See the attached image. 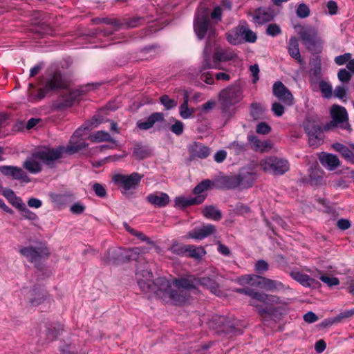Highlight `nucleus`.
I'll return each mask as SVG.
<instances>
[{
  "mask_svg": "<svg viewBox=\"0 0 354 354\" xmlns=\"http://www.w3.org/2000/svg\"><path fill=\"white\" fill-rule=\"evenodd\" d=\"M136 279L142 292H153L165 303L174 305L186 304L188 301V290L196 288L200 285L209 288L212 292L216 294L214 286L209 278L198 279L189 275L176 279L171 282L165 277H159L153 281L151 272L145 268L143 270H138Z\"/></svg>",
  "mask_w": 354,
  "mask_h": 354,
  "instance_id": "1",
  "label": "nucleus"
},
{
  "mask_svg": "<svg viewBox=\"0 0 354 354\" xmlns=\"http://www.w3.org/2000/svg\"><path fill=\"white\" fill-rule=\"evenodd\" d=\"M237 292L244 293L250 297V304L256 308L261 315L269 312L285 310L288 300L277 296L254 291L252 289H238Z\"/></svg>",
  "mask_w": 354,
  "mask_h": 354,
  "instance_id": "2",
  "label": "nucleus"
},
{
  "mask_svg": "<svg viewBox=\"0 0 354 354\" xmlns=\"http://www.w3.org/2000/svg\"><path fill=\"white\" fill-rule=\"evenodd\" d=\"M238 59L236 53L231 48H222L216 47L211 61L210 43H207L203 53L202 68L221 69V62L235 61Z\"/></svg>",
  "mask_w": 354,
  "mask_h": 354,
  "instance_id": "3",
  "label": "nucleus"
},
{
  "mask_svg": "<svg viewBox=\"0 0 354 354\" xmlns=\"http://www.w3.org/2000/svg\"><path fill=\"white\" fill-rule=\"evenodd\" d=\"M63 148L44 149L33 153L24 163V167L32 174L39 173L41 169V163L50 164L59 158L62 154Z\"/></svg>",
  "mask_w": 354,
  "mask_h": 354,
  "instance_id": "4",
  "label": "nucleus"
},
{
  "mask_svg": "<svg viewBox=\"0 0 354 354\" xmlns=\"http://www.w3.org/2000/svg\"><path fill=\"white\" fill-rule=\"evenodd\" d=\"M103 122V120L94 117L91 121L85 123L82 127L77 129L70 139L68 145L66 149L63 148V151L68 153H74L80 149L86 147L84 140L82 136L85 135V131L96 127L99 124Z\"/></svg>",
  "mask_w": 354,
  "mask_h": 354,
  "instance_id": "5",
  "label": "nucleus"
},
{
  "mask_svg": "<svg viewBox=\"0 0 354 354\" xmlns=\"http://www.w3.org/2000/svg\"><path fill=\"white\" fill-rule=\"evenodd\" d=\"M236 282L242 286H259L260 288L268 291L280 290L284 288L283 284L279 281L254 274L242 276L236 279Z\"/></svg>",
  "mask_w": 354,
  "mask_h": 354,
  "instance_id": "6",
  "label": "nucleus"
},
{
  "mask_svg": "<svg viewBox=\"0 0 354 354\" xmlns=\"http://www.w3.org/2000/svg\"><path fill=\"white\" fill-rule=\"evenodd\" d=\"M194 29L199 39H202L206 35L209 38L215 36L214 25L209 21L208 11L205 8L198 9L194 22Z\"/></svg>",
  "mask_w": 354,
  "mask_h": 354,
  "instance_id": "7",
  "label": "nucleus"
},
{
  "mask_svg": "<svg viewBox=\"0 0 354 354\" xmlns=\"http://www.w3.org/2000/svg\"><path fill=\"white\" fill-rule=\"evenodd\" d=\"M144 175L137 172L129 175L115 174L112 176V181L123 194H128L138 187Z\"/></svg>",
  "mask_w": 354,
  "mask_h": 354,
  "instance_id": "8",
  "label": "nucleus"
},
{
  "mask_svg": "<svg viewBox=\"0 0 354 354\" xmlns=\"http://www.w3.org/2000/svg\"><path fill=\"white\" fill-rule=\"evenodd\" d=\"M226 38L230 44L237 45L244 41L253 43L257 40V35L246 26H238L227 33Z\"/></svg>",
  "mask_w": 354,
  "mask_h": 354,
  "instance_id": "9",
  "label": "nucleus"
},
{
  "mask_svg": "<svg viewBox=\"0 0 354 354\" xmlns=\"http://www.w3.org/2000/svg\"><path fill=\"white\" fill-rule=\"evenodd\" d=\"M259 167L262 170L274 175L284 174L289 169V164L285 159L276 156H269L259 162Z\"/></svg>",
  "mask_w": 354,
  "mask_h": 354,
  "instance_id": "10",
  "label": "nucleus"
},
{
  "mask_svg": "<svg viewBox=\"0 0 354 354\" xmlns=\"http://www.w3.org/2000/svg\"><path fill=\"white\" fill-rule=\"evenodd\" d=\"M243 98L242 89L239 86H229L219 94V102L224 109L235 105Z\"/></svg>",
  "mask_w": 354,
  "mask_h": 354,
  "instance_id": "11",
  "label": "nucleus"
},
{
  "mask_svg": "<svg viewBox=\"0 0 354 354\" xmlns=\"http://www.w3.org/2000/svg\"><path fill=\"white\" fill-rule=\"evenodd\" d=\"M258 166H259V162H252L241 169L238 177L241 187L248 188L252 186L257 177Z\"/></svg>",
  "mask_w": 354,
  "mask_h": 354,
  "instance_id": "12",
  "label": "nucleus"
},
{
  "mask_svg": "<svg viewBox=\"0 0 354 354\" xmlns=\"http://www.w3.org/2000/svg\"><path fill=\"white\" fill-rule=\"evenodd\" d=\"M295 28L307 48H310L313 46L321 43V39L318 37L317 32L314 28L310 26H297Z\"/></svg>",
  "mask_w": 354,
  "mask_h": 354,
  "instance_id": "13",
  "label": "nucleus"
},
{
  "mask_svg": "<svg viewBox=\"0 0 354 354\" xmlns=\"http://www.w3.org/2000/svg\"><path fill=\"white\" fill-rule=\"evenodd\" d=\"M19 252L31 262H36L39 259L47 257L50 252L48 248L45 244H40L37 248L21 247Z\"/></svg>",
  "mask_w": 354,
  "mask_h": 354,
  "instance_id": "14",
  "label": "nucleus"
},
{
  "mask_svg": "<svg viewBox=\"0 0 354 354\" xmlns=\"http://www.w3.org/2000/svg\"><path fill=\"white\" fill-rule=\"evenodd\" d=\"M330 115L333 122L336 125L339 124L344 129L350 131V125L348 122V114L346 109L339 105H333L330 109Z\"/></svg>",
  "mask_w": 354,
  "mask_h": 354,
  "instance_id": "15",
  "label": "nucleus"
},
{
  "mask_svg": "<svg viewBox=\"0 0 354 354\" xmlns=\"http://www.w3.org/2000/svg\"><path fill=\"white\" fill-rule=\"evenodd\" d=\"M273 94L277 99L288 106L293 104V96L290 91L281 82H277L273 85Z\"/></svg>",
  "mask_w": 354,
  "mask_h": 354,
  "instance_id": "16",
  "label": "nucleus"
},
{
  "mask_svg": "<svg viewBox=\"0 0 354 354\" xmlns=\"http://www.w3.org/2000/svg\"><path fill=\"white\" fill-rule=\"evenodd\" d=\"M305 130L308 136V142L311 147L317 148L322 143L324 135L319 127L307 124L305 126Z\"/></svg>",
  "mask_w": 354,
  "mask_h": 354,
  "instance_id": "17",
  "label": "nucleus"
},
{
  "mask_svg": "<svg viewBox=\"0 0 354 354\" xmlns=\"http://www.w3.org/2000/svg\"><path fill=\"white\" fill-rule=\"evenodd\" d=\"M65 84L59 73L54 74L50 79L48 80L46 86L44 88L39 90L38 93L39 98H43L46 93L55 89L63 88Z\"/></svg>",
  "mask_w": 354,
  "mask_h": 354,
  "instance_id": "18",
  "label": "nucleus"
},
{
  "mask_svg": "<svg viewBox=\"0 0 354 354\" xmlns=\"http://www.w3.org/2000/svg\"><path fill=\"white\" fill-rule=\"evenodd\" d=\"M138 248H132L128 250H123L121 249L118 250H111L109 252V253L115 254L118 257L114 259H107L108 262L115 263L117 261H125L129 260H136L137 258V254L138 253Z\"/></svg>",
  "mask_w": 354,
  "mask_h": 354,
  "instance_id": "19",
  "label": "nucleus"
},
{
  "mask_svg": "<svg viewBox=\"0 0 354 354\" xmlns=\"http://www.w3.org/2000/svg\"><path fill=\"white\" fill-rule=\"evenodd\" d=\"M250 147L255 151L267 152L272 148V144L268 140H260L254 135L248 137Z\"/></svg>",
  "mask_w": 354,
  "mask_h": 354,
  "instance_id": "20",
  "label": "nucleus"
},
{
  "mask_svg": "<svg viewBox=\"0 0 354 354\" xmlns=\"http://www.w3.org/2000/svg\"><path fill=\"white\" fill-rule=\"evenodd\" d=\"M1 172L6 176L13 178L14 179L23 180L28 182V178L22 169L15 166H1L0 167Z\"/></svg>",
  "mask_w": 354,
  "mask_h": 354,
  "instance_id": "21",
  "label": "nucleus"
},
{
  "mask_svg": "<svg viewBox=\"0 0 354 354\" xmlns=\"http://www.w3.org/2000/svg\"><path fill=\"white\" fill-rule=\"evenodd\" d=\"M214 232L215 227L213 225L209 224L195 228L192 232L187 234V237L196 240H201L213 234Z\"/></svg>",
  "mask_w": 354,
  "mask_h": 354,
  "instance_id": "22",
  "label": "nucleus"
},
{
  "mask_svg": "<svg viewBox=\"0 0 354 354\" xmlns=\"http://www.w3.org/2000/svg\"><path fill=\"white\" fill-rule=\"evenodd\" d=\"M274 16V12L271 8H260L254 12L253 19L257 24H263L272 20Z\"/></svg>",
  "mask_w": 354,
  "mask_h": 354,
  "instance_id": "23",
  "label": "nucleus"
},
{
  "mask_svg": "<svg viewBox=\"0 0 354 354\" xmlns=\"http://www.w3.org/2000/svg\"><path fill=\"white\" fill-rule=\"evenodd\" d=\"M216 187L222 189H234L241 187L238 175L222 176L216 181Z\"/></svg>",
  "mask_w": 354,
  "mask_h": 354,
  "instance_id": "24",
  "label": "nucleus"
},
{
  "mask_svg": "<svg viewBox=\"0 0 354 354\" xmlns=\"http://www.w3.org/2000/svg\"><path fill=\"white\" fill-rule=\"evenodd\" d=\"M205 196L196 197L178 196L175 198V205L180 208H184L192 205L200 204L205 200Z\"/></svg>",
  "mask_w": 354,
  "mask_h": 354,
  "instance_id": "25",
  "label": "nucleus"
},
{
  "mask_svg": "<svg viewBox=\"0 0 354 354\" xmlns=\"http://www.w3.org/2000/svg\"><path fill=\"white\" fill-rule=\"evenodd\" d=\"M147 199L149 203L156 207H164L167 205L169 201V196L163 192L150 194L147 196Z\"/></svg>",
  "mask_w": 354,
  "mask_h": 354,
  "instance_id": "26",
  "label": "nucleus"
},
{
  "mask_svg": "<svg viewBox=\"0 0 354 354\" xmlns=\"http://www.w3.org/2000/svg\"><path fill=\"white\" fill-rule=\"evenodd\" d=\"M290 276L293 279L305 287L315 286L318 284V282L315 279L299 271L291 272Z\"/></svg>",
  "mask_w": 354,
  "mask_h": 354,
  "instance_id": "27",
  "label": "nucleus"
},
{
  "mask_svg": "<svg viewBox=\"0 0 354 354\" xmlns=\"http://www.w3.org/2000/svg\"><path fill=\"white\" fill-rule=\"evenodd\" d=\"M319 159L322 165L329 170H334L339 165V160L337 156L331 153H322Z\"/></svg>",
  "mask_w": 354,
  "mask_h": 354,
  "instance_id": "28",
  "label": "nucleus"
},
{
  "mask_svg": "<svg viewBox=\"0 0 354 354\" xmlns=\"http://www.w3.org/2000/svg\"><path fill=\"white\" fill-rule=\"evenodd\" d=\"M164 115L162 113H153L144 121H138L137 126L139 129L147 130L153 126L156 122L162 121Z\"/></svg>",
  "mask_w": 354,
  "mask_h": 354,
  "instance_id": "29",
  "label": "nucleus"
},
{
  "mask_svg": "<svg viewBox=\"0 0 354 354\" xmlns=\"http://www.w3.org/2000/svg\"><path fill=\"white\" fill-rule=\"evenodd\" d=\"M333 147L335 151L340 153L347 162L354 164V150L351 145L348 147L340 143H335L333 145Z\"/></svg>",
  "mask_w": 354,
  "mask_h": 354,
  "instance_id": "30",
  "label": "nucleus"
},
{
  "mask_svg": "<svg viewBox=\"0 0 354 354\" xmlns=\"http://www.w3.org/2000/svg\"><path fill=\"white\" fill-rule=\"evenodd\" d=\"M288 53L290 55L297 60L301 64H304V61L301 57L298 40L296 37H291L288 43Z\"/></svg>",
  "mask_w": 354,
  "mask_h": 354,
  "instance_id": "31",
  "label": "nucleus"
},
{
  "mask_svg": "<svg viewBox=\"0 0 354 354\" xmlns=\"http://www.w3.org/2000/svg\"><path fill=\"white\" fill-rule=\"evenodd\" d=\"M90 139L93 142H104V141H109L111 142L112 145L110 147L111 148H115L118 146V142L111 138L110 134L104 131H98L90 136Z\"/></svg>",
  "mask_w": 354,
  "mask_h": 354,
  "instance_id": "32",
  "label": "nucleus"
},
{
  "mask_svg": "<svg viewBox=\"0 0 354 354\" xmlns=\"http://www.w3.org/2000/svg\"><path fill=\"white\" fill-rule=\"evenodd\" d=\"M191 151L194 156L199 158H205L210 153V149L207 147L198 143L192 146Z\"/></svg>",
  "mask_w": 354,
  "mask_h": 354,
  "instance_id": "33",
  "label": "nucleus"
},
{
  "mask_svg": "<svg viewBox=\"0 0 354 354\" xmlns=\"http://www.w3.org/2000/svg\"><path fill=\"white\" fill-rule=\"evenodd\" d=\"M204 216L208 219L218 221L221 218V212L214 206H207L203 211Z\"/></svg>",
  "mask_w": 354,
  "mask_h": 354,
  "instance_id": "34",
  "label": "nucleus"
},
{
  "mask_svg": "<svg viewBox=\"0 0 354 354\" xmlns=\"http://www.w3.org/2000/svg\"><path fill=\"white\" fill-rule=\"evenodd\" d=\"M3 196L16 208L23 202L17 197L15 192L10 189H4L2 192Z\"/></svg>",
  "mask_w": 354,
  "mask_h": 354,
  "instance_id": "35",
  "label": "nucleus"
},
{
  "mask_svg": "<svg viewBox=\"0 0 354 354\" xmlns=\"http://www.w3.org/2000/svg\"><path fill=\"white\" fill-rule=\"evenodd\" d=\"M214 185V183L210 180H203L201 183L195 187L194 189V193L196 195L202 196L201 194H203L205 191L212 189Z\"/></svg>",
  "mask_w": 354,
  "mask_h": 354,
  "instance_id": "36",
  "label": "nucleus"
},
{
  "mask_svg": "<svg viewBox=\"0 0 354 354\" xmlns=\"http://www.w3.org/2000/svg\"><path fill=\"white\" fill-rule=\"evenodd\" d=\"M17 208L24 218L30 221L37 220L38 217L36 214L28 209L24 203L22 202Z\"/></svg>",
  "mask_w": 354,
  "mask_h": 354,
  "instance_id": "37",
  "label": "nucleus"
},
{
  "mask_svg": "<svg viewBox=\"0 0 354 354\" xmlns=\"http://www.w3.org/2000/svg\"><path fill=\"white\" fill-rule=\"evenodd\" d=\"M207 69L202 68V62L198 66V69L197 71V75L199 76V78L204 81L207 84H212L214 82V77L209 72H205Z\"/></svg>",
  "mask_w": 354,
  "mask_h": 354,
  "instance_id": "38",
  "label": "nucleus"
},
{
  "mask_svg": "<svg viewBox=\"0 0 354 354\" xmlns=\"http://www.w3.org/2000/svg\"><path fill=\"white\" fill-rule=\"evenodd\" d=\"M185 252L189 256L196 259H200L205 254V251L202 247L188 246Z\"/></svg>",
  "mask_w": 354,
  "mask_h": 354,
  "instance_id": "39",
  "label": "nucleus"
},
{
  "mask_svg": "<svg viewBox=\"0 0 354 354\" xmlns=\"http://www.w3.org/2000/svg\"><path fill=\"white\" fill-rule=\"evenodd\" d=\"M319 87L322 95L326 98H330L333 95V87L332 85L325 81H320L319 83Z\"/></svg>",
  "mask_w": 354,
  "mask_h": 354,
  "instance_id": "40",
  "label": "nucleus"
},
{
  "mask_svg": "<svg viewBox=\"0 0 354 354\" xmlns=\"http://www.w3.org/2000/svg\"><path fill=\"white\" fill-rule=\"evenodd\" d=\"M172 120L174 122V123L171 125V131L176 136H180L183 133L184 130L183 123L181 121L176 120L174 118Z\"/></svg>",
  "mask_w": 354,
  "mask_h": 354,
  "instance_id": "41",
  "label": "nucleus"
},
{
  "mask_svg": "<svg viewBox=\"0 0 354 354\" xmlns=\"http://www.w3.org/2000/svg\"><path fill=\"white\" fill-rule=\"evenodd\" d=\"M179 112H180V115L183 119H187V118H189L194 113V109H189L188 107V105H186V102H185V103H183L180 105V109H179Z\"/></svg>",
  "mask_w": 354,
  "mask_h": 354,
  "instance_id": "42",
  "label": "nucleus"
},
{
  "mask_svg": "<svg viewBox=\"0 0 354 354\" xmlns=\"http://www.w3.org/2000/svg\"><path fill=\"white\" fill-rule=\"evenodd\" d=\"M160 101L161 104L165 106V108L167 110L171 109L175 107L177 105V102L169 98L167 95H163L160 98Z\"/></svg>",
  "mask_w": 354,
  "mask_h": 354,
  "instance_id": "43",
  "label": "nucleus"
},
{
  "mask_svg": "<svg viewBox=\"0 0 354 354\" xmlns=\"http://www.w3.org/2000/svg\"><path fill=\"white\" fill-rule=\"evenodd\" d=\"M347 88L343 86H338L334 91V95L335 97L345 101L346 100Z\"/></svg>",
  "mask_w": 354,
  "mask_h": 354,
  "instance_id": "44",
  "label": "nucleus"
},
{
  "mask_svg": "<svg viewBox=\"0 0 354 354\" xmlns=\"http://www.w3.org/2000/svg\"><path fill=\"white\" fill-rule=\"evenodd\" d=\"M297 15L300 18H306L310 15V9L306 4L301 3L297 7Z\"/></svg>",
  "mask_w": 354,
  "mask_h": 354,
  "instance_id": "45",
  "label": "nucleus"
},
{
  "mask_svg": "<svg viewBox=\"0 0 354 354\" xmlns=\"http://www.w3.org/2000/svg\"><path fill=\"white\" fill-rule=\"evenodd\" d=\"M319 279L329 287L337 286L339 283V279L334 277L322 275Z\"/></svg>",
  "mask_w": 354,
  "mask_h": 354,
  "instance_id": "46",
  "label": "nucleus"
},
{
  "mask_svg": "<svg viewBox=\"0 0 354 354\" xmlns=\"http://www.w3.org/2000/svg\"><path fill=\"white\" fill-rule=\"evenodd\" d=\"M82 91L75 90L71 91L68 97L65 100V104L67 106L71 105L73 102L76 100H79V97Z\"/></svg>",
  "mask_w": 354,
  "mask_h": 354,
  "instance_id": "47",
  "label": "nucleus"
},
{
  "mask_svg": "<svg viewBox=\"0 0 354 354\" xmlns=\"http://www.w3.org/2000/svg\"><path fill=\"white\" fill-rule=\"evenodd\" d=\"M263 107L259 104L254 103L251 105V114L255 119L260 117V113L263 112Z\"/></svg>",
  "mask_w": 354,
  "mask_h": 354,
  "instance_id": "48",
  "label": "nucleus"
},
{
  "mask_svg": "<svg viewBox=\"0 0 354 354\" xmlns=\"http://www.w3.org/2000/svg\"><path fill=\"white\" fill-rule=\"evenodd\" d=\"M266 32L268 35L274 37L281 33V28L278 25L272 24L268 25Z\"/></svg>",
  "mask_w": 354,
  "mask_h": 354,
  "instance_id": "49",
  "label": "nucleus"
},
{
  "mask_svg": "<svg viewBox=\"0 0 354 354\" xmlns=\"http://www.w3.org/2000/svg\"><path fill=\"white\" fill-rule=\"evenodd\" d=\"M351 58V53H345L344 55H341L339 56H337L335 58V63L339 65L342 66L346 64L347 62H348Z\"/></svg>",
  "mask_w": 354,
  "mask_h": 354,
  "instance_id": "50",
  "label": "nucleus"
},
{
  "mask_svg": "<svg viewBox=\"0 0 354 354\" xmlns=\"http://www.w3.org/2000/svg\"><path fill=\"white\" fill-rule=\"evenodd\" d=\"M338 79L342 82H348L351 79V73L344 68L339 71L337 74Z\"/></svg>",
  "mask_w": 354,
  "mask_h": 354,
  "instance_id": "51",
  "label": "nucleus"
},
{
  "mask_svg": "<svg viewBox=\"0 0 354 354\" xmlns=\"http://www.w3.org/2000/svg\"><path fill=\"white\" fill-rule=\"evenodd\" d=\"M270 130V127L266 122H260L257 126V132L259 134H268Z\"/></svg>",
  "mask_w": 354,
  "mask_h": 354,
  "instance_id": "52",
  "label": "nucleus"
},
{
  "mask_svg": "<svg viewBox=\"0 0 354 354\" xmlns=\"http://www.w3.org/2000/svg\"><path fill=\"white\" fill-rule=\"evenodd\" d=\"M272 111L273 112L274 115L280 117L284 113V108L279 102H274L272 105Z\"/></svg>",
  "mask_w": 354,
  "mask_h": 354,
  "instance_id": "53",
  "label": "nucleus"
},
{
  "mask_svg": "<svg viewBox=\"0 0 354 354\" xmlns=\"http://www.w3.org/2000/svg\"><path fill=\"white\" fill-rule=\"evenodd\" d=\"M268 270V264L265 261H259L255 264V270L259 273H262Z\"/></svg>",
  "mask_w": 354,
  "mask_h": 354,
  "instance_id": "54",
  "label": "nucleus"
},
{
  "mask_svg": "<svg viewBox=\"0 0 354 354\" xmlns=\"http://www.w3.org/2000/svg\"><path fill=\"white\" fill-rule=\"evenodd\" d=\"M214 106H215V102L213 100H209V101L207 102L206 103H205L204 104H203L202 106L198 107V110H200L204 113H207L209 111H211L212 109H213Z\"/></svg>",
  "mask_w": 354,
  "mask_h": 354,
  "instance_id": "55",
  "label": "nucleus"
},
{
  "mask_svg": "<svg viewBox=\"0 0 354 354\" xmlns=\"http://www.w3.org/2000/svg\"><path fill=\"white\" fill-rule=\"evenodd\" d=\"M93 190L95 194L100 197H104L106 194L104 187L98 183H95L93 185Z\"/></svg>",
  "mask_w": 354,
  "mask_h": 354,
  "instance_id": "56",
  "label": "nucleus"
},
{
  "mask_svg": "<svg viewBox=\"0 0 354 354\" xmlns=\"http://www.w3.org/2000/svg\"><path fill=\"white\" fill-rule=\"evenodd\" d=\"M250 71L253 77L252 82H253V83H256L259 79V66L257 64L251 65L250 67Z\"/></svg>",
  "mask_w": 354,
  "mask_h": 354,
  "instance_id": "57",
  "label": "nucleus"
},
{
  "mask_svg": "<svg viewBox=\"0 0 354 354\" xmlns=\"http://www.w3.org/2000/svg\"><path fill=\"white\" fill-rule=\"evenodd\" d=\"M221 8L220 6H216L211 13V18L212 20H215L217 22L221 19Z\"/></svg>",
  "mask_w": 354,
  "mask_h": 354,
  "instance_id": "58",
  "label": "nucleus"
},
{
  "mask_svg": "<svg viewBox=\"0 0 354 354\" xmlns=\"http://www.w3.org/2000/svg\"><path fill=\"white\" fill-rule=\"evenodd\" d=\"M304 319L307 323H314L317 319V316L313 312H308L304 315Z\"/></svg>",
  "mask_w": 354,
  "mask_h": 354,
  "instance_id": "59",
  "label": "nucleus"
},
{
  "mask_svg": "<svg viewBox=\"0 0 354 354\" xmlns=\"http://www.w3.org/2000/svg\"><path fill=\"white\" fill-rule=\"evenodd\" d=\"M28 205L30 207L38 209L41 207L42 202L38 198H31L28 201Z\"/></svg>",
  "mask_w": 354,
  "mask_h": 354,
  "instance_id": "60",
  "label": "nucleus"
},
{
  "mask_svg": "<svg viewBox=\"0 0 354 354\" xmlns=\"http://www.w3.org/2000/svg\"><path fill=\"white\" fill-rule=\"evenodd\" d=\"M354 316V308H351L349 310H346L342 313H340L337 318L339 319H344V318H349Z\"/></svg>",
  "mask_w": 354,
  "mask_h": 354,
  "instance_id": "61",
  "label": "nucleus"
},
{
  "mask_svg": "<svg viewBox=\"0 0 354 354\" xmlns=\"http://www.w3.org/2000/svg\"><path fill=\"white\" fill-rule=\"evenodd\" d=\"M227 156V153L224 150L217 151L214 155V160L217 162H223Z\"/></svg>",
  "mask_w": 354,
  "mask_h": 354,
  "instance_id": "62",
  "label": "nucleus"
},
{
  "mask_svg": "<svg viewBox=\"0 0 354 354\" xmlns=\"http://www.w3.org/2000/svg\"><path fill=\"white\" fill-rule=\"evenodd\" d=\"M170 250L175 254H182L186 251V248L185 249L182 246L179 245L178 244H173Z\"/></svg>",
  "mask_w": 354,
  "mask_h": 354,
  "instance_id": "63",
  "label": "nucleus"
},
{
  "mask_svg": "<svg viewBox=\"0 0 354 354\" xmlns=\"http://www.w3.org/2000/svg\"><path fill=\"white\" fill-rule=\"evenodd\" d=\"M84 210V207L80 203H75L71 207V211L74 214H81Z\"/></svg>",
  "mask_w": 354,
  "mask_h": 354,
  "instance_id": "64",
  "label": "nucleus"
}]
</instances>
